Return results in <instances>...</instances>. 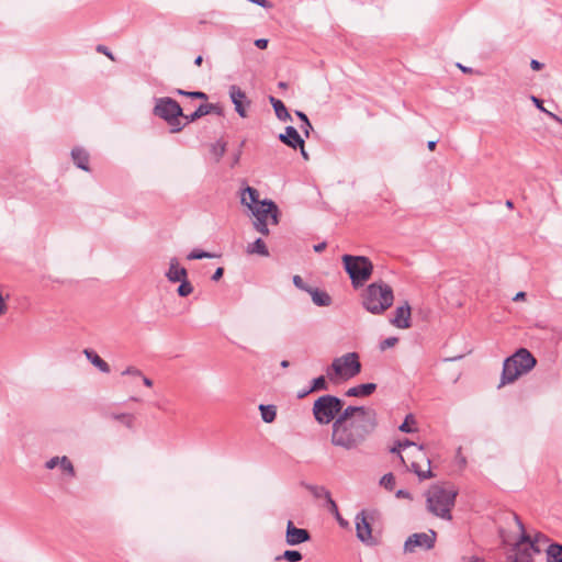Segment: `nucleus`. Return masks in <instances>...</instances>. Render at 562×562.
<instances>
[{
	"label": "nucleus",
	"instance_id": "nucleus-1",
	"mask_svg": "<svg viewBox=\"0 0 562 562\" xmlns=\"http://www.w3.org/2000/svg\"><path fill=\"white\" fill-rule=\"evenodd\" d=\"M378 426L376 419L357 418L353 422L334 423L330 442L346 450L360 447Z\"/></svg>",
	"mask_w": 562,
	"mask_h": 562
},
{
	"label": "nucleus",
	"instance_id": "nucleus-2",
	"mask_svg": "<svg viewBox=\"0 0 562 562\" xmlns=\"http://www.w3.org/2000/svg\"><path fill=\"white\" fill-rule=\"evenodd\" d=\"M393 302V289L383 281L372 282L361 293L362 307L373 315H382Z\"/></svg>",
	"mask_w": 562,
	"mask_h": 562
},
{
	"label": "nucleus",
	"instance_id": "nucleus-3",
	"mask_svg": "<svg viewBox=\"0 0 562 562\" xmlns=\"http://www.w3.org/2000/svg\"><path fill=\"white\" fill-rule=\"evenodd\" d=\"M458 491L434 484L426 493V506L429 513L445 520H452L451 510L454 507Z\"/></svg>",
	"mask_w": 562,
	"mask_h": 562
},
{
	"label": "nucleus",
	"instance_id": "nucleus-4",
	"mask_svg": "<svg viewBox=\"0 0 562 562\" xmlns=\"http://www.w3.org/2000/svg\"><path fill=\"white\" fill-rule=\"evenodd\" d=\"M536 364L537 360L528 349H518L514 355L505 359L498 387L515 382L520 375L531 371Z\"/></svg>",
	"mask_w": 562,
	"mask_h": 562
},
{
	"label": "nucleus",
	"instance_id": "nucleus-5",
	"mask_svg": "<svg viewBox=\"0 0 562 562\" xmlns=\"http://www.w3.org/2000/svg\"><path fill=\"white\" fill-rule=\"evenodd\" d=\"M344 269L351 280L355 289H358L371 278L373 265L366 256L344 255L341 257Z\"/></svg>",
	"mask_w": 562,
	"mask_h": 562
},
{
	"label": "nucleus",
	"instance_id": "nucleus-6",
	"mask_svg": "<svg viewBox=\"0 0 562 562\" xmlns=\"http://www.w3.org/2000/svg\"><path fill=\"white\" fill-rule=\"evenodd\" d=\"M361 372V363L357 352H348L333 360L331 364L326 368L327 379L335 382L337 378L349 380Z\"/></svg>",
	"mask_w": 562,
	"mask_h": 562
},
{
	"label": "nucleus",
	"instance_id": "nucleus-7",
	"mask_svg": "<svg viewBox=\"0 0 562 562\" xmlns=\"http://www.w3.org/2000/svg\"><path fill=\"white\" fill-rule=\"evenodd\" d=\"M344 407V401L335 395L319 396L313 404V415L319 425L334 424Z\"/></svg>",
	"mask_w": 562,
	"mask_h": 562
},
{
	"label": "nucleus",
	"instance_id": "nucleus-8",
	"mask_svg": "<svg viewBox=\"0 0 562 562\" xmlns=\"http://www.w3.org/2000/svg\"><path fill=\"white\" fill-rule=\"evenodd\" d=\"M514 519L518 529L520 530L519 539L513 546V555H508V562H533V555L531 553V549L524 547L527 541H530V535L526 532L525 525L519 518L518 515H514Z\"/></svg>",
	"mask_w": 562,
	"mask_h": 562
},
{
	"label": "nucleus",
	"instance_id": "nucleus-9",
	"mask_svg": "<svg viewBox=\"0 0 562 562\" xmlns=\"http://www.w3.org/2000/svg\"><path fill=\"white\" fill-rule=\"evenodd\" d=\"M153 113L166 122L176 121L177 117L184 119L186 116V114H183L181 105L176 100L169 97L156 99V104L154 106Z\"/></svg>",
	"mask_w": 562,
	"mask_h": 562
},
{
	"label": "nucleus",
	"instance_id": "nucleus-10",
	"mask_svg": "<svg viewBox=\"0 0 562 562\" xmlns=\"http://www.w3.org/2000/svg\"><path fill=\"white\" fill-rule=\"evenodd\" d=\"M357 418L376 419V413L370 407L349 405L346 408L342 407L334 423L353 422Z\"/></svg>",
	"mask_w": 562,
	"mask_h": 562
},
{
	"label": "nucleus",
	"instance_id": "nucleus-11",
	"mask_svg": "<svg viewBox=\"0 0 562 562\" xmlns=\"http://www.w3.org/2000/svg\"><path fill=\"white\" fill-rule=\"evenodd\" d=\"M437 533L429 530V533L419 532L411 535L404 543L406 552H414L417 547L430 550L435 547Z\"/></svg>",
	"mask_w": 562,
	"mask_h": 562
},
{
	"label": "nucleus",
	"instance_id": "nucleus-12",
	"mask_svg": "<svg viewBox=\"0 0 562 562\" xmlns=\"http://www.w3.org/2000/svg\"><path fill=\"white\" fill-rule=\"evenodd\" d=\"M251 213L256 220H268L270 217L273 224L279 223V209L271 200H262L258 205H255Z\"/></svg>",
	"mask_w": 562,
	"mask_h": 562
},
{
	"label": "nucleus",
	"instance_id": "nucleus-13",
	"mask_svg": "<svg viewBox=\"0 0 562 562\" xmlns=\"http://www.w3.org/2000/svg\"><path fill=\"white\" fill-rule=\"evenodd\" d=\"M229 98L235 106V111L240 117L247 116V109L250 106V100L246 95L245 91L236 85L229 87Z\"/></svg>",
	"mask_w": 562,
	"mask_h": 562
},
{
	"label": "nucleus",
	"instance_id": "nucleus-14",
	"mask_svg": "<svg viewBox=\"0 0 562 562\" xmlns=\"http://www.w3.org/2000/svg\"><path fill=\"white\" fill-rule=\"evenodd\" d=\"M356 532H357V538L361 542L367 543V544H372L374 542L373 537H372L371 525L366 516L364 510H361L356 516Z\"/></svg>",
	"mask_w": 562,
	"mask_h": 562
},
{
	"label": "nucleus",
	"instance_id": "nucleus-15",
	"mask_svg": "<svg viewBox=\"0 0 562 562\" xmlns=\"http://www.w3.org/2000/svg\"><path fill=\"white\" fill-rule=\"evenodd\" d=\"M311 539L310 531L307 529L297 528L294 526L292 520L286 524L285 542L289 546H297L304 543Z\"/></svg>",
	"mask_w": 562,
	"mask_h": 562
},
{
	"label": "nucleus",
	"instance_id": "nucleus-16",
	"mask_svg": "<svg viewBox=\"0 0 562 562\" xmlns=\"http://www.w3.org/2000/svg\"><path fill=\"white\" fill-rule=\"evenodd\" d=\"M411 315V305L408 302H404L403 305L396 307L394 316L390 319V323L396 328L407 329L412 326Z\"/></svg>",
	"mask_w": 562,
	"mask_h": 562
},
{
	"label": "nucleus",
	"instance_id": "nucleus-17",
	"mask_svg": "<svg viewBox=\"0 0 562 562\" xmlns=\"http://www.w3.org/2000/svg\"><path fill=\"white\" fill-rule=\"evenodd\" d=\"M211 113L223 115V108L217 103H203L193 113L186 115L184 120H187V123H192Z\"/></svg>",
	"mask_w": 562,
	"mask_h": 562
},
{
	"label": "nucleus",
	"instance_id": "nucleus-18",
	"mask_svg": "<svg viewBox=\"0 0 562 562\" xmlns=\"http://www.w3.org/2000/svg\"><path fill=\"white\" fill-rule=\"evenodd\" d=\"M302 486H304L316 499L325 498L329 509L331 512H337V504L331 498L330 492L325 486L308 483H302Z\"/></svg>",
	"mask_w": 562,
	"mask_h": 562
},
{
	"label": "nucleus",
	"instance_id": "nucleus-19",
	"mask_svg": "<svg viewBox=\"0 0 562 562\" xmlns=\"http://www.w3.org/2000/svg\"><path fill=\"white\" fill-rule=\"evenodd\" d=\"M279 139L286 146L296 149L299 146L304 144L303 138L299 134L295 127L286 126L284 133L279 135Z\"/></svg>",
	"mask_w": 562,
	"mask_h": 562
},
{
	"label": "nucleus",
	"instance_id": "nucleus-20",
	"mask_svg": "<svg viewBox=\"0 0 562 562\" xmlns=\"http://www.w3.org/2000/svg\"><path fill=\"white\" fill-rule=\"evenodd\" d=\"M166 278L169 282L177 283L188 277V271L186 268L179 265L177 258H171L169 262V269L166 272Z\"/></svg>",
	"mask_w": 562,
	"mask_h": 562
},
{
	"label": "nucleus",
	"instance_id": "nucleus-21",
	"mask_svg": "<svg viewBox=\"0 0 562 562\" xmlns=\"http://www.w3.org/2000/svg\"><path fill=\"white\" fill-rule=\"evenodd\" d=\"M71 158L74 164L81 170L89 171V153L82 147H74L71 149Z\"/></svg>",
	"mask_w": 562,
	"mask_h": 562
},
{
	"label": "nucleus",
	"instance_id": "nucleus-22",
	"mask_svg": "<svg viewBox=\"0 0 562 562\" xmlns=\"http://www.w3.org/2000/svg\"><path fill=\"white\" fill-rule=\"evenodd\" d=\"M376 390L375 383H363L348 389L345 393L349 397H366Z\"/></svg>",
	"mask_w": 562,
	"mask_h": 562
},
{
	"label": "nucleus",
	"instance_id": "nucleus-23",
	"mask_svg": "<svg viewBox=\"0 0 562 562\" xmlns=\"http://www.w3.org/2000/svg\"><path fill=\"white\" fill-rule=\"evenodd\" d=\"M261 201H259V193L255 188L246 187L241 192V204L249 207L251 211L255 205H258Z\"/></svg>",
	"mask_w": 562,
	"mask_h": 562
},
{
	"label": "nucleus",
	"instance_id": "nucleus-24",
	"mask_svg": "<svg viewBox=\"0 0 562 562\" xmlns=\"http://www.w3.org/2000/svg\"><path fill=\"white\" fill-rule=\"evenodd\" d=\"M83 355L101 372L109 373L111 371L109 363L104 361L95 351L91 349H85Z\"/></svg>",
	"mask_w": 562,
	"mask_h": 562
},
{
	"label": "nucleus",
	"instance_id": "nucleus-25",
	"mask_svg": "<svg viewBox=\"0 0 562 562\" xmlns=\"http://www.w3.org/2000/svg\"><path fill=\"white\" fill-rule=\"evenodd\" d=\"M308 294L312 296V301L317 306H329L333 302L330 295L317 288H311Z\"/></svg>",
	"mask_w": 562,
	"mask_h": 562
},
{
	"label": "nucleus",
	"instance_id": "nucleus-26",
	"mask_svg": "<svg viewBox=\"0 0 562 562\" xmlns=\"http://www.w3.org/2000/svg\"><path fill=\"white\" fill-rule=\"evenodd\" d=\"M269 101H270V103H271V105H272V108L274 110L276 116L280 121L285 122V121H291L292 120L290 113L288 112L284 103L281 100H279V99H277L274 97H270Z\"/></svg>",
	"mask_w": 562,
	"mask_h": 562
},
{
	"label": "nucleus",
	"instance_id": "nucleus-27",
	"mask_svg": "<svg viewBox=\"0 0 562 562\" xmlns=\"http://www.w3.org/2000/svg\"><path fill=\"white\" fill-rule=\"evenodd\" d=\"M547 562H562V544H549L547 549Z\"/></svg>",
	"mask_w": 562,
	"mask_h": 562
},
{
	"label": "nucleus",
	"instance_id": "nucleus-28",
	"mask_svg": "<svg viewBox=\"0 0 562 562\" xmlns=\"http://www.w3.org/2000/svg\"><path fill=\"white\" fill-rule=\"evenodd\" d=\"M248 254H257L263 257L269 256V250L261 238H257L254 243L247 246Z\"/></svg>",
	"mask_w": 562,
	"mask_h": 562
},
{
	"label": "nucleus",
	"instance_id": "nucleus-29",
	"mask_svg": "<svg viewBox=\"0 0 562 562\" xmlns=\"http://www.w3.org/2000/svg\"><path fill=\"white\" fill-rule=\"evenodd\" d=\"M427 464H428V469L426 471H423L416 462H412L409 470L412 472H414L420 481L431 479L435 476V474L430 470V459L429 458H427Z\"/></svg>",
	"mask_w": 562,
	"mask_h": 562
},
{
	"label": "nucleus",
	"instance_id": "nucleus-30",
	"mask_svg": "<svg viewBox=\"0 0 562 562\" xmlns=\"http://www.w3.org/2000/svg\"><path fill=\"white\" fill-rule=\"evenodd\" d=\"M261 418L265 423H272L277 417V408L274 405H263L259 406Z\"/></svg>",
	"mask_w": 562,
	"mask_h": 562
},
{
	"label": "nucleus",
	"instance_id": "nucleus-31",
	"mask_svg": "<svg viewBox=\"0 0 562 562\" xmlns=\"http://www.w3.org/2000/svg\"><path fill=\"white\" fill-rule=\"evenodd\" d=\"M210 151L214 156L215 161L218 162L226 151V142L218 139L211 144Z\"/></svg>",
	"mask_w": 562,
	"mask_h": 562
},
{
	"label": "nucleus",
	"instance_id": "nucleus-32",
	"mask_svg": "<svg viewBox=\"0 0 562 562\" xmlns=\"http://www.w3.org/2000/svg\"><path fill=\"white\" fill-rule=\"evenodd\" d=\"M303 559V555L297 550H285L282 554L276 557V561L285 560L288 562H299Z\"/></svg>",
	"mask_w": 562,
	"mask_h": 562
},
{
	"label": "nucleus",
	"instance_id": "nucleus-33",
	"mask_svg": "<svg viewBox=\"0 0 562 562\" xmlns=\"http://www.w3.org/2000/svg\"><path fill=\"white\" fill-rule=\"evenodd\" d=\"M327 375H319L312 380L311 386L308 389V392H319V391H327L328 390V383L326 380Z\"/></svg>",
	"mask_w": 562,
	"mask_h": 562
},
{
	"label": "nucleus",
	"instance_id": "nucleus-34",
	"mask_svg": "<svg viewBox=\"0 0 562 562\" xmlns=\"http://www.w3.org/2000/svg\"><path fill=\"white\" fill-rule=\"evenodd\" d=\"M110 417L114 420H119V422L123 423L127 428H133V426H134V416L132 414L112 413V414H110Z\"/></svg>",
	"mask_w": 562,
	"mask_h": 562
},
{
	"label": "nucleus",
	"instance_id": "nucleus-35",
	"mask_svg": "<svg viewBox=\"0 0 562 562\" xmlns=\"http://www.w3.org/2000/svg\"><path fill=\"white\" fill-rule=\"evenodd\" d=\"M179 282L180 284L177 289L178 295L181 297L189 296L193 292V285L188 280V277Z\"/></svg>",
	"mask_w": 562,
	"mask_h": 562
},
{
	"label": "nucleus",
	"instance_id": "nucleus-36",
	"mask_svg": "<svg viewBox=\"0 0 562 562\" xmlns=\"http://www.w3.org/2000/svg\"><path fill=\"white\" fill-rule=\"evenodd\" d=\"M295 115L301 120L302 125L301 128L304 132L305 136H310V132L313 130V126L307 117V115L302 111H295Z\"/></svg>",
	"mask_w": 562,
	"mask_h": 562
},
{
	"label": "nucleus",
	"instance_id": "nucleus-37",
	"mask_svg": "<svg viewBox=\"0 0 562 562\" xmlns=\"http://www.w3.org/2000/svg\"><path fill=\"white\" fill-rule=\"evenodd\" d=\"M215 257H216L215 254H211V252L204 251L202 249H193L192 251H190L188 254L187 259L200 260V259H204V258H215Z\"/></svg>",
	"mask_w": 562,
	"mask_h": 562
},
{
	"label": "nucleus",
	"instance_id": "nucleus-38",
	"mask_svg": "<svg viewBox=\"0 0 562 562\" xmlns=\"http://www.w3.org/2000/svg\"><path fill=\"white\" fill-rule=\"evenodd\" d=\"M63 472L69 476H75V468L68 457L63 456L59 464Z\"/></svg>",
	"mask_w": 562,
	"mask_h": 562
},
{
	"label": "nucleus",
	"instance_id": "nucleus-39",
	"mask_svg": "<svg viewBox=\"0 0 562 562\" xmlns=\"http://www.w3.org/2000/svg\"><path fill=\"white\" fill-rule=\"evenodd\" d=\"M531 101L533 102V104H535V105H536V106H537L541 112L546 113V114H547L549 117H551L552 120H554V121H557V122L562 123V120H561L558 115H555L554 113H552V112H550V111H548V110H546V109L543 108V105H542V101H541L539 98H537V97H535V95H531Z\"/></svg>",
	"mask_w": 562,
	"mask_h": 562
},
{
	"label": "nucleus",
	"instance_id": "nucleus-40",
	"mask_svg": "<svg viewBox=\"0 0 562 562\" xmlns=\"http://www.w3.org/2000/svg\"><path fill=\"white\" fill-rule=\"evenodd\" d=\"M380 484L387 491H392L395 486V476L393 473H386L381 477Z\"/></svg>",
	"mask_w": 562,
	"mask_h": 562
},
{
	"label": "nucleus",
	"instance_id": "nucleus-41",
	"mask_svg": "<svg viewBox=\"0 0 562 562\" xmlns=\"http://www.w3.org/2000/svg\"><path fill=\"white\" fill-rule=\"evenodd\" d=\"M411 423L415 424V419H414V416L412 414H408L406 416L405 420L400 425V427H398L400 431L406 432V434L414 432L415 429L412 428Z\"/></svg>",
	"mask_w": 562,
	"mask_h": 562
},
{
	"label": "nucleus",
	"instance_id": "nucleus-42",
	"mask_svg": "<svg viewBox=\"0 0 562 562\" xmlns=\"http://www.w3.org/2000/svg\"><path fill=\"white\" fill-rule=\"evenodd\" d=\"M254 226L262 235H268L269 234V228H268L267 220L258 218V220H256L254 222Z\"/></svg>",
	"mask_w": 562,
	"mask_h": 562
},
{
	"label": "nucleus",
	"instance_id": "nucleus-43",
	"mask_svg": "<svg viewBox=\"0 0 562 562\" xmlns=\"http://www.w3.org/2000/svg\"><path fill=\"white\" fill-rule=\"evenodd\" d=\"M398 339L396 337H387L380 342V350L384 351L387 348H392L397 344Z\"/></svg>",
	"mask_w": 562,
	"mask_h": 562
},
{
	"label": "nucleus",
	"instance_id": "nucleus-44",
	"mask_svg": "<svg viewBox=\"0 0 562 562\" xmlns=\"http://www.w3.org/2000/svg\"><path fill=\"white\" fill-rule=\"evenodd\" d=\"M293 284H294L297 289H300V290H302V291H305V292H307V293H308V291H310V290H311V288H312V286L307 285V284L304 282V280L302 279V277H300L299 274H295V276L293 277Z\"/></svg>",
	"mask_w": 562,
	"mask_h": 562
},
{
	"label": "nucleus",
	"instance_id": "nucleus-45",
	"mask_svg": "<svg viewBox=\"0 0 562 562\" xmlns=\"http://www.w3.org/2000/svg\"><path fill=\"white\" fill-rule=\"evenodd\" d=\"M179 119L180 117H177L176 121L167 122L170 126L171 133L181 132L183 127L188 124L187 121L182 124Z\"/></svg>",
	"mask_w": 562,
	"mask_h": 562
},
{
	"label": "nucleus",
	"instance_id": "nucleus-46",
	"mask_svg": "<svg viewBox=\"0 0 562 562\" xmlns=\"http://www.w3.org/2000/svg\"><path fill=\"white\" fill-rule=\"evenodd\" d=\"M402 449H403V448H402L401 443L398 442V440H396V441L394 442V446L390 448V452H391V453H393V454H397V456H398V458H400V460H401V463H402L403 465H406V463H405V459H404V457H403V456H402V453H401V450H402Z\"/></svg>",
	"mask_w": 562,
	"mask_h": 562
},
{
	"label": "nucleus",
	"instance_id": "nucleus-47",
	"mask_svg": "<svg viewBox=\"0 0 562 562\" xmlns=\"http://www.w3.org/2000/svg\"><path fill=\"white\" fill-rule=\"evenodd\" d=\"M526 544H528L527 546L528 549H531L532 555L535 553H540L541 552V549H540L539 543H538V539H532V537L530 536V541H527Z\"/></svg>",
	"mask_w": 562,
	"mask_h": 562
},
{
	"label": "nucleus",
	"instance_id": "nucleus-48",
	"mask_svg": "<svg viewBox=\"0 0 562 562\" xmlns=\"http://www.w3.org/2000/svg\"><path fill=\"white\" fill-rule=\"evenodd\" d=\"M122 375H133V376H143V373L139 369L135 367H127L123 372Z\"/></svg>",
	"mask_w": 562,
	"mask_h": 562
},
{
	"label": "nucleus",
	"instance_id": "nucleus-49",
	"mask_svg": "<svg viewBox=\"0 0 562 562\" xmlns=\"http://www.w3.org/2000/svg\"><path fill=\"white\" fill-rule=\"evenodd\" d=\"M398 442L401 443L403 449H405L407 447H413V446L417 447L419 451H423V449H424L423 445H417L416 442H414L409 439L398 440Z\"/></svg>",
	"mask_w": 562,
	"mask_h": 562
},
{
	"label": "nucleus",
	"instance_id": "nucleus-50",
	"mask_svg": "<svg viewBox=\"0 0 562 562\" xmlns=\"http://www.w3.org/2000/svg\"><path fill=\"white\" fill-rule=\"evenodd\" d=\"M188 97L192 99L207 100V94L202 91H189Z\"/></svg>",
	"mask_w": 562,
	"mask_h": 562
},
{
	"label": "nucleus",
	"instance_id": "nucleus-51",
	"mask_svg": "<svg viewBox=\"0 0 562 562\" xmlns=\"http://www.w3.org/2000/svg\"><path fill=\"white\" fill-rule=\"evenodd\" d=\"M60 460H61V457H54L46 462L45 467L47 469L52 470L60 464Z\"/></svg>",
	"mask_w": 562,
	"mask_h": 562
},
{
	"label": "nucleus",
	"instance_id": "nucleus-52",
	"mask_svg": "<svg viewBox=\"0 0 562 562\" xmlns=\"http://www.w3.org/2000/svg\"><path fill=\"white\" fill-rule=\"evenodd\" d=\"M97 52L98 53H102L104 54L105 56H108L110 59L114 60V56L112 54V52L104 45H98L97 46Z\"/></svg>",
	"mask_w": 562,
	"mask_h": 562
},
{
	"label": "nucleus",
	"instance_id": "nucleus-53",
	"mask_svg": "<svg viewBox=\"0 0 562 562\" xmlns=\"http://www.w3.org/2000/svg\"><path fill=\"white\" fill-rule=\"evenodd\" d=\"M395 496L397 498H407V499H412V494L406 491V490H398L396 493H395Z\"/></svg>",
	"mask_w": 562,
	"mask_h": 562
},
{
	"label": "nucleus",
	"instance_id": "nucleus-54",
	"mask_svg": "<svg viewBox=\"0 0 562 562\" xmlns=\"http://www.w3.org/2000/svg\"><path fill=\"white\" fill-rule=\"evenodd\" d=\"M223 274H224V269H223L222 267H218V268L214 271V273H213V276H212V280H213V281H218V280L223 277Z\"/></svg>",
	"mask_w": 562,
	"mask_h": 562
},
{
	"label": "nucleus",
	"instance_id": "nucleus-55",
	"mask_svg": "<svg viewBox=\"0 0 562 562\" xmlns=\"http://www.w3.org/2000/svg\"><path fill=\"white\" fill-rule=\"evenodd\" d=\"M255 45L260 49H265L268 46V40L267 38H258L255 41Z\"/></svg>",
	"mask_w": 562,
	"mask_h": 562
},
{
	"label": "nucleus",
	"instance_id": "nucleus-56",
	"mask_svg": "<svg viewBox=\"0 0 562 562\" xmlns=\"http://www.w3.org/2000/svg\"><path fill=\"white\" fill-rule=\"evenodd\" d=\"M532 539H538V543H540V542H544V543L549 542V538L546 535L541 533V532H537L535 535V537H532Z\"/></svg>",
	"mask_w": 562,
	"mask_h": 562
},
{
	"label": "nucleus",
	"instance_id": "nucleus-57",
	"mask_svg": "<svg viewBox=\"0 0 562 562\" xmlns=\"http://www.w3.org/2000/svg\"><path fill=\"white\" fill-rule=\"evenodd\" d=\"M530 67L532 70H540L543 67V64L538 61L537 59H531Z\"/></svg>",
	"mask_w": 562,
	"mask_h": 562
},
{
	"label": "nucleus",
	"instance_id": "nucleus-58",
	"mask_svg": "<svg viewBox=\"0 0 562 562\" xmlns=\"http://www.w3.org/2000/svg\"><path fill=\"white\" fill-rule=\"evenodd\" d=\"M326 246H327V244L325 241H323V243H319L317 245H314L313 248H314V251L321 252V251H323L326 248Z\"/></svg>",
	"mask_w": 562,
	"mask_h": 562
},
{
	"label": "nucleus",
	"instance_id": "nucleus-59",
	"mask_svg": "<svg viewBox=\"0 0 562 562\" xmlns=\"http://www.w3.org/2000/svg\"><path fill=\"white\" fill-rule=\"evenodd\" d=\"M526 299V293L520 291L518 293H516V295L514 296L513 301L517 302V301H521V300H525Z\"/></svg>",
	"mask_w": 562,
	"mask_h": 562
},
{
	"label": "nucleus",
	"instance_id": "nucleus-60",
	"mask_svg": "<svg viewBox=\"0 0 562 562\" xmlns=\"http://www.w3.org/2000/svg\"><path fill=\"white\" fill-rule=\"evenodd\" d=\"M457 66H458V68H460V69L462 70V72H464V74H472V72H473V69H472V68H470V67H465V66H463V65H461V64H457Z\"/></svg>",
	"mask_w": 562,
	"mask_h": 562
},
{
	"label": "nucleus",
	"instance_id": "nucleus-61",
	"mask_svg": "<svg viewBox=\"0 0 562 562\" xmlns=\"http://www.w3.org/2000/svg\"><path fill=\"white\" fill-rule=\"evenodd\" d=\"M240 155H241V149L239 148L238 151L234 155L233 165H237L239 162Z\"/></svg>",
	"mask_w": 562,
	"mask_h": 562
},
{
	"label": "nucleus",
	"instance_id": "nucleus-62",
	"mask_svg": "<svg viewBox=\"0 0 562 562\" xmlns=\"http://www.w3.org/2000/svg\"><path fill=\"white\" fill-rule=\"evenodd\" d=\"M140 378H142V380H143V383H144L146 386H148V387H151V386H153V381H151L149 378H147V376H145V375H143V376H140Z\"/></svg>",
	"mask_w": 562,
	"mask_h": 562
},
{
	"label": "nucleus",
	"instance_id": "nucleus-63",
	"mask_svg": "<svg viewBox=\"0 0 562 562\" xmlns=\"http://www.w3.org/2000/svg\"><path fill=\"white\" fill-rule=\"evenodd\" d=\"M436 145H437V140H429L427 143V147H428L429 150H435Z\"/></svg>",
	"mask_w": 562,
	"mask_h": 562
},
{
	"label": "nucleus",
	"instance_id": "nucleus-64",
	"mask_svg": "<svg viewBox=\"0 0 562 562\" xmlns=\"http://www.w3.org/2000/svg\"><path fill=\"white\" fill-rule=\"evenodd\" d=\"M468 562H484V560L479 557H471Z\"/></svg>",
	"mask_w": 562,
	"mask_h": 562
}]
</instances>
